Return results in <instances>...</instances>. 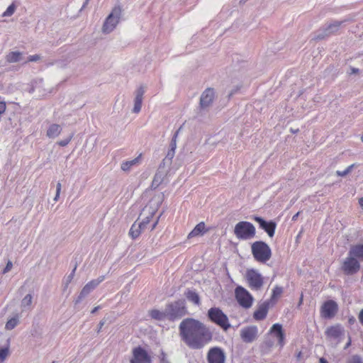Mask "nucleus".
Here are the masks:
<instances>
[{"mask_svg":"<svg viewBox=\"0 0 363 363\" xmlns=\"http://www.w3.org/2000/svg\"><path fill=\"white\" fill-rule=\"evenodd\" d=\"M341 268L345 274L352 275L359 270L360 264L355 257L348 254V257L342 262Z\"/></svg>","mask_w":363,"mask_h":363,"instance_id":"obj_8","label":"nucleus"},{"mask_svg":"<svg viewBox=\"0 0 363 363\" xmlns=\"http://www.w3.org/2000/svg\"><path fill=\"white\" fill-rule=\"evenodd\" d=\"M61 187H62L61 184L60 182H58L57 184V187H56V195L54 198V200L55 201H57L58 200V198L60 196V191H61Z\"/></svg>","mask_w":363,"mask_h":363,"instance_id":"obj_43","label":"nucleus"},{"mask_svg":"<svg viewBox=\"0 0 363 363\" xmlns=\"http://www.w3.org/2000/svg\"><path fill=\"white\" fill-rule=\"evenodd\" d=\"M281 293H282V288L279 287V286H276L273 289L272 298H275L279 296L281 294Z\"/></svg>","mask_w":363,"mask_h":363,"instance_id":"obj_40","label":"nucleus"},{"mask_svg":"<svg viewBox=\"0 0 363 363\" xmlns=\"http://www.w3.org/2000/svg\"><path fill=\"white\" fill-rule=\"evenodd\" d=\"M357 165L356 164H352L351 165H350L345 170L347 171V172L349 174L350 172H352V170L353 169V168H354L355 167H357Z\"/></svg>","mask_w":363,"mask_h":363,"instance_id":"obj_50","label":"nucleus"},{"mask_svg":"<svg viewBox=\"0 0 363 363\" xmlns=\"http://www.w3.org/2000/svg\"><path fill=\"white\" fill-rule=\"evenodd\" d=\"M257 328L256 326L244 328L240 331V336L245 342L250 343L257 338Z\"/></svg>","mask_w":363,"mask_h":363,"instance_id":"obj_15","label":"nucleus"},{"mask_svg":"<svg viewBox=\"0 0 363 363\" xmlns=\"http://www.w3.org/2000/svg\"><path fill=\"white\" fill-rule=\"evenodd\" d=\"M358 318L360 323L363 325V308L360 311Z\"/></svg>","mask_w":363,"mask_h":363,"instance_id":"obj_49","label":"nucleus"},{"mask_svg":"<svg viewBox=\"0 0 363 363\" xmlns=\"http://www.w3.org/2000/svg\"><path fill=\"white\" fill-rule=\"evenodd\" d=\"M15 9H16V6H15V5L13 4H12L11 5H10L7 8L6 11L3 13V16H11L14 13Z\"/></svg>","mask_w":363,"mask_h":363,"instance_id":"obj_37","label":"nucleus"},{"mask_svg":"<svg viewBox=\"0 0 363 363\" xmlns=\"http://www.w3.org/2000/svg\"><path fill=\"white\" fill-rule=\"evenodd\" d=\"M361 140L363 142V135L361 137Z\"/></svg>","mask_w":363,"mask_h":363,"instance_id":"obj_59","label":"nucleus"},{"mask_svg":"<svg viewBox=\"0 0 363 363\" xmlns=\"http://www.w3.org/2000/svg\"><path fill=\"white\" fill-rule=\"evenodd\" d=\"M207 315L211 322L218 325L224 330L226 331L231 327L228 316L219 308H211L208 311Z\"/></svg>","mask_w":363,"mask_h":363,"instance_id":"obj_4","label":"nucleus"},{"mask_svg":"<svg viewBox=\"0 0 363 363\" xmlns=\"http://www.w3.org/2000/svg\"><path fill=\"white\" fill-rule=\"evenodd\" d=\"M149 313L152 318L157 320H163L165 318H167L166 309L164 310V312H162L157 309H153V310L150 311L149 312Z\"/></svg>","mask_w":363,"mask_h":363,"instance_id":"obj_26","label":"nucleus"},{"mask_svg":"<svg viewBox=\"0 0 363 363\" xmlns=\"http://www.w3.org/2000/svg\"><path fill=\"white\" fill-rule=\"evenodd\" d=\"M300 212H298L297 213H296L293 217H292V220L295 221L297 220L298 217V215H299Z\"/></svg>","mask_w":363,"mask_h":363,"instance_id":"obj_52","label":"nucleus"},{"mask_svg":"<svg viewBox=\"0 0 363 363\" xmlns=\"http://www.w3.org/2000/svg\"><path fill=\"white\" fill-rule=\"evenodd\" d=\"M141 230L142 229L138 228V225H137L134 223L130 230L129 234L133 238H136L140 234Z\"/></svg>","mask_w":363,"mask_h":363,"instance_id":"obj_32","label":"nucleus"},{"mask_svg":"<svg viewBox=\"0 0 363 363\" xmlns=\"http://www.w3.org/2000/svg\"><path fill=\"white\" fill-rule=\"evenodd\" d=\"M186 297L194 304L199 305L200 303V298L198 294L194 291L189 290L186 293Z\"/></svg>","mask_w":363,"mask_h":363,"instance_id":"obj_27","label":"nucleus"},{"mask_svg":"<svg viewBox=\"0 0 363 363\" xmlns=\"http://www.w3.org/2000/svg\"><path fill=\"white\" fill-rule=\"evenodd\" d=\"M100 281L92 280L87 283L82 289L79 298H82L91 291L99 284Z\"/></svg>","mask_w":363,"mask_h":363,"instance_id":"obj_21","label":"nucleus"},{"mask_svg":"<svg viewBox=\"0 0 363 363\" xmlns=\"http://www.w3.org/2000/svg\"><path fill=\"white\" fill-rule=\"evenodd\" d=\"M246 279L252 290H260L264 284V279L257 269H247L246 272Z\"/></svg>","mask_w":363,"mask_h":363,"instance_id":"obj_6","label":"nucleus"},{"mask_svg":"<svg viewBox=\"0 0 363 363\" xmlns=\"http://www.w3.org/2000/svg\"><path fill=\"white\" fill-rule=\"evenodd\" d=\"M319 362L320 363H328V361L324 357L320 358Z\"/></svg>","mask_w":363,"mask_h":363,"instance_id":"obj_53","label":"nucleus"},{"mask_svg":"<svg viewBox=\"0 0 363 363\" xmlns=\"http://www.w3.org/2000/svg\"><path fill=\"white\" fill-rule=\"evenodd\" d=\"M160 362L161 363H170L167 359V354L163 351H162L160 354Z\"/></svg>","mask_w":363,"mask_h":363,"instance_id":"obj_45","label":"nucleus"},{"mask_svg":"<svg viewBox=\"0 0 363 363\" xmlns=\"http://www.w3.org/2000/svg\"><path fill=\"white\" fill-rule=\"evenodd\" d=\"M18 323V318H12L6 322L5 328L6 330H12L17 325Z\"/></svg>","mask_w":363,"mask_h":363,"instance_id":"obj_33","label":"nucleus"},{"mask_svg":"<svg viewBox=\"0 0 363 363\" xmlns=\"http://www.w3.org/2000/svg\"><path fill=\"white\" fill-rule=\"evenodd\" d=\"M174 155L175 151L169 149L165 157L162 160L161 163H164L165 165L170 167Z\"/></svg>","mask_w":363,"mask_h":363,"instance_id":"obj_29","label":"nucleus"},{"mask_svg":"<svg viewBox=\"0 0 363 363\" xmlns=\"http://www.w3.org/2000/svg\"><path fill=\"white\" fill-rule=\"evenodd\" d=\"M235 294L238 302L242 307L249 308L252 306L253 297L244 287L237 286Z\"/></svg>","mask_w":363,"mask_h":363,"instance_id":"obj_7","label":"nucleus"},{"mask_svg":"<svg viewBox=\"0 0 363 363\" xmlns=\"http://www.w3.org/2000/svg\"><path fill=\"white\" fill-rule=\"evenodd\" d=\"M278 338V340H279V344L281 347H282L284 344V333L278 335V336L277 337Z\"/></svg>","mask_w":363,"mask_h":363,"instance_id":"obj_46","label":"nucleus"},{"mask_svg":"<svg viewBox=\"0 0 363 363\" xmlns=\"http://www.w3.org/2000/svg\"><path fill=\"white\" fill-rule=\"evenodd\" d=\"M113 13L111 12L107 17L102 27V32L105 34L111 33L113 30Z\"/></svg>","mask_w":363,"mask_h":363,"instance_id":"obj_22","label":"nucleus"},{"mask_svg":"<svg viewBox=\"0 0 363 363\" xmlns=\"http://www.w3.org/2000/svg\"><path fill=\"white\" fill-rule=\"evenodd\" d=\"M9 355V349L8 348H2L0 349V362H3L7 356Z\"/></svg>","mask_w":363,"mask_h":363,"instance_id":"obj_36","label":"nucleus"},{"mask_svg":"<svg viewBox=\"0 0 363 363\" xmlns=\"http://www.w3.org/2000/svg\"><path fill=\"white\" fill-rule=\"evenodd\" d=\"M254 220L259 224V227L264 230L267 235L272 238L275 233V229L277 227V224L275 222L270 220L266 221L262 218L259 216H255Z\"/></svg>","mask_w":363,"mask_h":363,"instance_id":"obj_14","label":"nucleus"},{"mask_svg":"<svg viewBox=\"0 0 363 363\" xmlns=\"http://www.w3.org/2000/svg\"><path fill=\"white\" fill-rule=\"evenodd\" d=\"M115 26L121 20L123 19V13L122 8L118 6H115Z\"/></svg>","mask_w":363,"mask_h":363,"instance_id":"obj_31","label":"nucleus"},{"mask_svg":"<svg viewBox=\"0 0 363 363\" xmlns=\"http://www.w3.org/2000/svg\"><path fill=\"white\" fill-rule=\"evenodd\" d=\"M291 132L292 133H298V129H293V128H291Z\"/></svg>","mask_w":363,"mask_h":363,"instance_id":"obj_55","label":"nucleus"},{"mask_svg":"<svg viewBox=\"0 0 363 363\" xmlns=\"http://www.w3.org/2000/svg\"><path fill=\"white\" fill-rule=\"evenodd\" d=\"M157 222H158V220H157L156 222H155V223H154V224L152 225V226L151 230L155 229V228L156 225L157 224Z\"/></svg>","mask_w":363,"mask_h":363,"instance_id":"obj_57","label":"nucleus"},{"mask_svg":"<svg viewBox=\"0 0 363 363\" xmlns=\"http://www.w3.org/2000/svg\"><path fill=\"white\" fill-rule=\"evenodd\" d=\"M179 330L181 340L191 350L203 349L213 337L208 326L193 318H184L179 324Z\"/></svg>","mask_w":363,"mask_h":363,"instance_id":"obj_1","label":"nucleus"},{"mask_svg":"<svg viewBox=\"0 0 363 363\" xmlns=\"http://www.w3.org/2000/svg\"><path fill=\"white\" fill-rule=\"evenodd\" d=\"M343 21H334L333 23L329 24L323 30L322 33L318 35V39H323L324 38L329 36L332 34L335 33L339 30Z\"/></svg>","mask_w":363,"mask_h":363,"instance_id":"obj_17","label":"nucleus"},{"mask_svg":"<svg viewBox=\"0 0 363 363\" xmlns=\"http://www.w3.org/2000/svg\"><path fill=\"white\" fill-rule=\"evenodd\" d=\"M349 255L363 260V245H357L352 247L349 251Z\"/></svg>","mask_w":363,"mask_h":363,"instance_id":"obj_23","label":"nucleus"},{"mask_svg":"<svg viewBox=\"0 0 363 363\" xmlns=\"http://www.w3.org/2000/svg\"><path fill=\"white\" fill-rule=\"evenodd\" d=\"M205 229V224L203 222H201L197 224L195 228L188 235V238H191L196 236H199L202 234Z\"/></svg>","mask_w":363,"mask_h":363,"instance_id":"obj_25","label":"nucleus"},{"mask_svg":"<svg viewBox=\"0 0 363 363\" xmlns=\"http://www.w3.org/2000/svg\"><path fill=\"white\" fill-rule=\"evenodd\" d=\"M150 222V217H147L145 220H143L141 223L138 224V228L140 229H145L147 225Z\"/></svg>","mask_w":363,"mask_h":363,"instance_id":"obj_42","label":"nucleus"},{"mask_svg":"<svg viewBox=\"0 0 363 363\" xmlns=\"http://www.w3.org/2000/svg\"><path fill=\"white\" fill-rule=\"evenodd\" d=\"M178 132L179 131H177L172 139V141L170 143V145H169V150H176V147H177V135H178Z\"/></svg>","mask_w":363,"mask_h":363,"instance_id":"obj_38","label":"nucleus"},{"mask_svg":"<svg viewBox=\"0 0 363 363\" xmlns=\"http://www.w3.org/2000/svg\"><path fill=\"white\" fill-rule=\"evenodd\" d=\"M32 303V296L30 294H28L24 297V298L22 301V305L23 306H28Z\"/></svg>","mask_w":363,"mask_h":363,"instance_id":"obj_39","label":"nucleus"},{"mask_svg":"<svg viewBox=\"0 0 363 363\" xmlns=\"http://www.w3.org/2000/svg\"><path fill=\"white\" fill-rule=\"evenodd\" d=\"M12 266H13V264H12L11 262L9 261L8 263L6 264L5 269H4V273H6V272L10 271L12 268Z\"/></svg>","mask_w":363,"mask_h":363,"instance_id":"obj_47","label":"nucleus"},{"mask_svg":"<svg viewBox=\"0 0 363 363\" xmlns=\"http://www.w3.org/2000/svg\"><path fill=\"white\" fill-rule=\"evenodd\" d=\"M270 332L271 333H274V335H276V337L278 336V335L284 333L283 332V330H282V326L281 325L279 324V323H275L272 325V327L271 328V330H270Z\"/></svg>","mask_w":363,"mask_h":363,"instance_id":"obj_34","label":"nucleus"},{"mask_svg":"<svg viewBox=\"0 0 363 363\" xmlns=\"http://www.w3.org/2000/svg\"><path fill=\"white\" fill-rule=\"evenodd\" d=\"M62 131V128L58 124H52L47 130L48 138H55L58 136Z\"/></svg>","mask_w":363,"mask_h":363,"instance_id":"obj_24","label":"nucleus"},{"mask_svg":"<svg viewBox=\"0 0 363 363\" xmlns=\"http://www.w3.org/2000/svg\"><path fill=\"white\" fill-rule=\"evenodd\" d=\"M167 318L170 320L179 319L187 313L184 300H178L168 304L166 308Z\"/></svg>","mask_w":363,"mask_h":363,"instance_id":"obj_3","label":"nucleus"},{"mask_svg":"<svg viewBox=\"0 0 363 363\" xmlns=\"http://www.w3.org/2000/svg\"><path fill=\"white\" fill-rule=\"evenodd\" d=\"M225 354L219 347H211L207 353L208 363H225Z\"/></svg>","mask_w":363,"mask_h":363,"instance_id":"obj_10","label":"nucleus"},{"mask_svg":"<svg viewBox=\"0 0 363 363\" xmlns=\"http://www.w3.org/2000/svg\"><path fill=\"white\" fill-rule=\"evenodd\" d=\"M143 155L140 153L137 157L133 160L123 162L121 165V169L123 172H129L134 166H138L141 163Z\"/></svg>","mask_w":363,"mask_h":363,"instance_id":"obj_19","label":"nucleus"},{"mask_svg":"<svg viewBox=\"0 0 363 363\" xmlns=\"http://www.w3.org/2000/svg\"><path fill=\"white\" fill-rule=\"evenodd\" d=\"M337 309L336 302L332 300L328 301L321 307V315L325 318H331L335 315Z\"/></svg>","mask_w":363,"mask_h":363,"instance_id":"obj_13","label":"nucleus"},{"mask_svg":"<svg viewBox=\"0 0 363 363\" xmlns=\"http://www.w3.org/2000/svg\"><path fill=\"white\" fill-rule=\"evenodd\" d=\"M98 308H99V307H95V308L92 310L91 313H95V312L98 310Z\"/></svg>","mask_w":363,"mask_h":363,"instance_id":"obj_58","label":"nucleus"},{"mask_svg":"<svg viewBox=\"0 0 363 363\" xmlns=\"http://www.w3.org/2000/svg\"><path fill=\"white\" fill-rule=\"evenodd\" d=\"M130 363H152V358L145 350L138 347L133 350V358Z\"/></svg>","mask_w":363,"mask_h":363,"instance_id":"obj_11","label":"nucleus"},{"mask_svg":"<svg viewBox=\"0 0 363 363\" xmlns=\"http://www.w3.org/2000/svg\"><path fill=\"white\" fill-rule=\"evenodd\" d=\"M359 205L363 208V197L359 199Z\"/></svg>","mask_w":363,"mask_h":363,"instance_id":"obj_51","label":"nucleus"},{"mask_svg":"<svg viewBox=\"0 0 363 363\" xmlns=\"http://www.w3.org/2000/svg\"><path fill=\"white\" fill-rule=\"evenodd\" d=\"M145 91V86H140L135 91L134 106L133 108V112L135 113H138L141 110Z\"/></svg>","mask_w":363,"mask_h":363,"instance_id":"obj_18","label":"nucleus"},{"mask_svg":"<svg viewBox=\"0 0 363 363\" xmlns=\"http://www.w3.org/2000/svg\"><path fill=\"white\" fill-rule=\"evenodd\" d=\"M359 72V69L357 68H352V74H356V73H358Z\"/></svg>","mask_w":363,"mask_h":363,"instance_id":"obj_54","label":"nucleus"},{"mask_svg":"<svg viewBox=\"0 0 363 363\" xmlns=\"http://www.w3.org/2000/svg\"><path fill=\"white\" fill-rule=\"evenodd\" d=\"M255 228L250 222L240 221L234 228V233L239 240H249L255 235Z\"/></svg>","mask_w":363,"mask_h":363,"instance_id":"obj_5","label":"nucleus"},{"mask_svg":"<svg viewBox=\"0 0 363 363\" xmlns=\"http://www.w3.org/2000/svg\"><path fill=\"white\" fill-rule=\"evenodd\" d=\"M169 169L170 167L165 165L164 163L160 164L152 182L151 187L152 189H157L164 182Z\"/></svg>","mask_w":363,"mask_h":363,"instance_id":"obj_9","label":"nucleus"},{"mask_svg":"<svg viewBox=\"0 0 363 363\" xmlns=\"http://www.w3.org/2000/svg\"><path fill=\"white\" fill-rule=\"evenodd\" d=\"M21 53L20 52H11L6 55L8 62H16L21 60Z\"/></svg>","mask_w":363,"mask_h":363,"instance_id":"obj_28","label":"nucleus"},{"mask_svg":"<svg viewBox=\"0 0 363 363\" xmlns=\"http://www.w3.org/2000/svg\"><path fill=\"white\" fill-rule=\"evenodd\" d=\"M252 254L255 259L261 263H266L272 257L269 246L263 241H255L251 245Z\"/></svg>","mask_w":363,"mask_h":363,"instance_id":"obj_2","label":"nucleus"},{"mask_svg":"<svg viewBox=\"0 0 363 363\" xmlns=\"http://www.w3.org/2000/svg\"><path fill=\"white\" fill-rule=\"evenodd\" d=\"M40 59V56L39 55H30L28 57V62H36Z\"/></svg>","mask_w":363,"mask_h":363,"instance_id":"obj_44","label":"nucleus"},{"mask_svg":"<svg viewBox=\"0 0 363 363\" xmlns=\"http://www.w3.org/2000/svg\"><path fill=\"white\" fill-rule=\"evenodd\" d=\"M336 174H337V176H340V177H345V176H346L347 174H348V173L347 172V171H346V170H344V171H339V170H337V171L336 172Z\"/></svg>","mask_w":363,"mask_h":363,"instance_id":"obj_48","label":"nucleus"},{"mask_svg":"<svg viewBox=\"0 0 363 363\" xmlns=\"http://www.w3.org/2000/svg\"><path fill=\"white\" fill-rule=\"evenodd\" d=\"M354 321H355V319L353 317L349 319L350 323H354Z\"/></svg>","mask_w":363,"mask_h":363,"instance_id":"obj_56","label":"nucleus"},{"mask_svg":"<svg viewBox=\"0 0 363 363\" xmlns=\"http://www.w3.org/2000/svg\"><path fill=\"white\" fill-rule=\"evenodd\" d=\"M72 138V135H70L69 138H67V139H65V140H60L57 142V144L60 145V146H62V147H65L66 145H67L69 142L71 141Z\"/></svg>","mask_w":363,"mask_h":363,"instance_id":"obj_41","label":"nucleus"},{"mask_svg":"<svg viewBox=\"0 0 363 363\" xmlns=\"http://www.w3.org/2000/svg\"><path fill=\"white\" fill-rule=\"evenodd\" d=\"M215 99V91L212 88H207L202 94L200 97V108L201 109H206L213 102Z\"/></svg>","mask_w":363,"mask_h":363,"instance_id":"obj_12","label":"nucleus"},{"mask_svg":"<svg viewBox=\"0 0 363 363\" xmlns=\"http://www.w3.org/2000/svg\"><path fill=\"white\" fill-rule=\"evenodd\" d=\"M162 199L160 196H154L151 199V201H150V204L152 205L153 203V204L156 205L155 207L154 208V209H152V211L150 212L151 216H153L155 212L158 208L159 206L162 203Z\"/></svg>","mask_w":363,"mask_h":363,"instance_id":"obj_30","label":"nucleus"},{"mask_svg":"<svg viewBox=\"0 0 363 363\" xmlns=\"http://www.w3.org/2000/svg\"><path fill=\"white\" fill-rule=\"evenodd\" d=\"M345 330L340 325H333L328 328L325 331V335L328 338L335 340H340L341 337L344 335Z\"/></svg>","mask_w":363,"mask_h":363,"instance_id":"obj_16","label":"nucleus"},{"mask_svg":"<svg viewBox=\"0 0 363 363\" xmlns=\"http://www.w3.org/2000/svg\"><path fill=\"white\" fill-rule=\"evenodd\" d=\"M346 363H363V360L362 357L359 355H353L351 357H350Z\"/></svg>","mask_w":363,"mask_h":363,"instance_id":"obj_35","label":"nucleus"},{"mask_svg":"<svg viewBox=\"0 0 363 363\" xmlns=\"http://www.w3.org/2000/svg\"><path fill=\"white\" fill-rule=\"evenodd\" d=\"M269 308L268 303H263L259 306V308L255 311L253 317L257 320H261L265 318L267 314Z\"/></svg>","mask_w":363,"mask_h":363,"instance_id":"obj_20","label":"nucleus"}]
</instances>
